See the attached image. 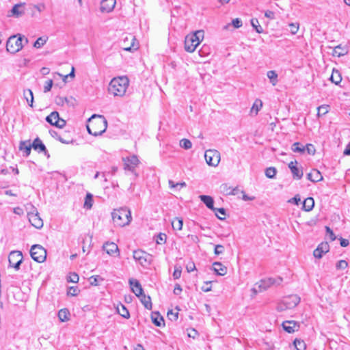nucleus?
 <instances>
[{
    "label": "nucleus",
    "mask_w": 350,
    "mask_h": 350,
    "mask_svg": "<svg viewBox=\"0 0 350 350\" xmlns=\"http://www.w3.org/2000/svg\"><path fill=\"white\" fill-rule=\"evenodd\" d=\"M87 129L90 134L97 136L103 133L107 126V122L105 118L99 115H93L88 120Z\"/></svg>",
    "instance_id": "1"
},
{
    "label": "nucleus",
    "mask_w": 350,
    "mask_h": 350,
    "mask_svg": "<svg viewBox=\"0 0 350 350\" xmlns=\"http://www.w3.org/2000/svg\"><path fill=\"white\" fill-rule=\"evenodd\" d=\"M129 84V79L126 77H119L113 78L109 84L108 92L114 96H123Z\"/></svg>",
    "instance_id": "2"
},
{
    "label": "nucleus",
    "mask_w": 350,
    "mask_h": 350,
    "mask_svg": "<svg viewBox=\"0 0 350 350\" xmlns=\"http://www.w3.org/2000/svg\"><path fill=\"white\" fill-rule=\"evenodd\" d=\"M204 32L203 30H198L193 33L188 34L185 39V49L189 53H193L203 40Z\"/></svg>",
    "instance_id": "3"
},
{
    "label": "nucleus",
    "mask_w": 350,
    "mask_h": 350,
    "mask_svg": "<svg viewBox=\"0 0 350 350\" xmlns=\"http://www.w3.org/2000/svg\"><path fill=\"white\" fill-rule=\"evenodd\" d=\"M115 225L124 227L129 225L131 221V213L127 208L115 209L111 213Z\"/></svg>",
    "instance_id": "4"
},
{
    "label": "nucleus",
    "mask_w": 350,
    "mask_h": 350,
    "mask_svg": "<svg viewBox=\"0 0 350 350\" xmlns=\"http://www.w3.org/2000/svg\"><path fill=\"white\" fill-rule=\"evenodd\" d=\"M25 36L17 34L10 36L6 43V49L11 53H16L21 51L23 48L22 40Z\"/></svg>",
    "instance_id": "5"
},
{
    "label": "nucleus",
    "mask_w": 350,
    "mask_h": 350,
    "mask_svg": "<svg viewBox=\"0 0 350 350\" xmlns=\"http://www.w3.org/2000/svg\"><path fill=\"white\" fill-rule=\"evenodd\" d=\"M133 256L134 260L144 267L150 266L153 260L151 254L142 250L133 251Z\"/></svg>",
    "instance_id": "6"
},
{
    "label": "nucleus",
    "mask_w": 350,
    "mask_h": 350,
    "mask_svg": "<svg viewBox=\"0 0 350 350\" xmlns=\"http://www.w3.org/2000/svg\"><path fill=\"white\" fill-rule=\"evenodd\" d=\"M300 301V298L296 295L284 297L278 306L279 310L294 308Z\"/></svg>",
    "instance_id": "7"
},
{
    "label": "nucleus",
    "mask_w": 350,
    "mask_h": 350,
    "mask_svg": "<svg viewBox=\"0 0 350 350\" xmlns=\"http://www.w3.org/2000/svg\"><path fill=\"white\" fill-rule=\"evenodd\" d=\"M31 258L38 262H43L46 258V251L40 245H33L30 250Z\"/></svg>",
    "instance_id": "8"
},
{
    "label": "nucleus",
    "mask_w": 350,
    "mask_h": 350,
    "mask_svg": "<svg viewBox=\"0 0 350 350\" xmlns=\"http://www.w3.org/2000/svg\"><path fill=\"white\" fill-rule=\"evenodd\" d=\"M204 158L208 165L217 167L220 162L221 156L217 150L210 149L205 151Z\"/></svg>",
    "instance_id": "9"
},
{
    "label": "nucleus",
    "mask_w": 350,
    "mask_h": 350,
    "mask_svg": "<svg viewBox=\"0 0 350 350\" xmlns=\"http://www.w3.org/2000/svg\"><path fill=\"white\" fill-rule=\"evenodd\" d=\"M23 257L21 252H11L8 256L10 265L14 267L16 270H18L20 269V265L23 262Z\"/></svg>",
    "instance_id": "10"
},
{
    "label": "nucleus",
    "mask_w": 350,
    "mask_h": 350,
    "mask_svg": "<svg viewBox=\"0 0 350 350\" xmlns=\"http://www.w3.org/2000/svg\"><path fill=\"white\" fill-rule=\"evenodd\" d=\"M33 211L28 213V219L31 224L37 229L43 227V221L39 215L38 211L33 207Z\"/></svg>",
    "instance_id": "11"
},
{
    "label": "nucleus",
    "mask_w": 350,
    "mask_h": 350,
    "mask_svg": "<svg viewBox=\"0 0 350 350\" xmlns=\"http://www.w3.org/2000/svg\"><path fill=\"white\" fill-rule=\"evenodd\" d=\"M281 282V278H278L277 279L269 278L261 280L258 283L256 284V286H258L259 291H262L267 290L268 288L274 284H280Z\"/></svg>",
    "instance_id": "12"
},
{
    "label": "nucleus",
    "mask_w": 350,
    "mask_h": 350,
    "mask_svg": "<svg viewBox=\"0 0 350 350\" xmlns=\"http://www.w3.org/2000/svg\"><path fill=\"white\" fill-rule=\"evenodd\" d=\"M25 3L15 4L8 14V17L20 18L25 13Z\"/></svg>",
    "instance_id": "13"
},
{
    "label": "nucleus",
    "mask_w": 350,
    "mask_h": 350,
    "mask_svg": "<svg viewBox=\"0 0 350 350\" xmlns=\"http://www.w3.org/2000/svg\"><path fill=\"white\" fill-rule=\"evenodd\" d=\"M124 169L135 173V176H137V174L135 173V170L139 163L138 158L135 155H132L124 159Z\"/></svg>",
    "instance_id": "14"
},
{
    "label": "nucleus",
    "mask_w": 350,
    "mask_h": 350,
    "mask_svg": "<svg viewBox=\"0 0 350 350\" xmlns=\"http://www.w3.org/2000/svg\"><path fill=\"white\" fill-rule=\"evenodd\" d=\"M55 103L60 106L66 105L70 107H74L77 105V100L72 96L64 97L57 96L55 98Z\"/></svg>",
    "instance_id": "15"
},
{
    "label": "nucleus",
    "mask_w": 350,
    "mask_h": 350,
    "mask_svg": "<svg viewBox=\"0 0 350 350\" xmlns=\"http://www.w3.org/2000/svg\"><path fill=\"white\" fill-rule=\"evenodd\" d=\"M297 161L296 160L291 161L288 163V167L293 174L294 179L299 180L303 177L304 172L301 167H297Z\"/></svg>",
    "instance_id": "16"
},
{
    "label": "nucleus",
    "mask_w": 350,
    "mask_h": 350,
    "mask_svg": "<svg viewBox=\"0 0 350 350\" xmlns=\"http://www.w3.org/2000/svg\"><path fill=\"white\" fill-rule=\"evenodd\" d=\"M116 4V0H103L100 2V12L103 13H109L112 12Z\"/></svg>",
    "instance_id": "17"
},
{
    "label": "nucleus",
    "mask_w": 350,
    "mask_h": 350,
    "mask_svg": "<svg viewBox=\"0 0 350 350\" xmlns=\"http://www.w3.org/2000/svg\"><path fill=\"white\" fill-rule=\"evenodd\" d=\"M329 246L327 243H321L319 245L317 248L314 250L313 255L317 258H321L324 254H326L329 252Z\"/></svg>",
    "instance_id": "18"
},
{
    "label": "nucleus",
    "mask_w": 350,
    "mask_h": 350,
    "mask_svg": "<svg viewBox=\"0 0 350 350\" xmlns=\"http://www.w3.org/2000/svg\"><path fill=\"white\" fill-rule=\"evenodd\" d=\"M103 250L109 255L119 254V250L118 245L113 242H107L103 246Z\"/></svg>",
    "instance_id": "19"
},
{
    "label": "nucleus",
    "mask_w": 350,
    "mask_h": 350,
    "mask_svg": "<svg viewBox=\"0 0 350 350\" xmlns=\"http://www.w3.org/2000/svg\"><path fill=\"white\" fill-rule=\"evenodd\" d=\"M282 327L288 333H293L298 330L299 325L294 321H286L283 322Z\"/></svg>",
    "instance_id": "20"
},
{
    "label": "nucleus",
    "mask_w": 350,
    "mask_h": 350,
    "mask_svg": "<svg viewBox=\"0 0 350 350\" xmlns=\"http://www.w3.org/2000/svg\"><path fill=\"white\" fill-rule=\"evenodd\" d=\"M213 270L218 275H225L227 273L228 269L221 262H215L213 263Z\"/></svg>",
    "instance_id": "21"
},
{
    "label": "nucleus",
    "mask_w": 350,
    "mask_h": 350,
    "mask_svg": "<svg viewBox=\"0 0 350 350\" xmlns=\"http://www.w3.org/2000/svg\"><path fill=\"white\" fill-rule=\"evenodd\" d=\"M129 283L131 286L132 291L136 296L140 297V295L144 293L142 286L137 280H130Z\"/></svg>",
    "instance_id": "22"
},
{
    "label": "nucleus",
    "mask_w": 350,
    "mask_h": 350,
    "mask_svg": "<svg viewBox=\"0 0 350 350\" xmlns=\"http://www.w3.org/2000/svg\"><path fill=\"white\" fill-rule=\"evenodd\" d=\"M307 176L308 179L313 183L321 181L323 178L321 173L316 169L312 170L308 173Z\"/></svg>",
    "instance_id": "23"
},
{
    "label": "nucleus",
    "mask_w": 350,
    "mask_h": 350,
    "mask_svg": "<svg viewBox=\"0 0 350 350\" xmlns=\"http://www.w3.org/2000/svg\"><path fill=\"white\" fill-rule=\"evenodd\" d=\"M200 199L201 200L203 203L206 204V206L210 208L211 210H215L214 207V200L213 198L210 196H206V195H201L199 196Z\"/></svg>",
    "instance_id": "24"
},
{
    "label": "nucleus",
    "mask_w": 350,
    "mask_h": 350,
    "mask_svg": "<svg viewBox=\"0 0 350 350\" xmlns=\"http://www.w3.org/2000/svg\"><path fill=\"white\" fill-rule=\"evenodd\" d=\"M262 107V102L260 99H256L250 109L251 116H256Z\"/></svg>",
    "instance_id": "25"
},
{
    "label": "nucleus",
    "mask_w": 350,
    "mask_h": 350,
    "mask_svg": "<svg viewBox=\"0 0 350 350\" xmlns=\"http://www.w3.org/2000/svg\"><path fill=\"white\" fill-rule=\"evenodd\" d=\"M348 53V49L345 46L342 47L341 45L336 46L332 51L333 56L341 57Z\"/></svg>",
    "instance_id": "26"
},
{
    "label": "nucleus",
    "mask_w": 350,
    "mask_h": 350,
    "mask_svg": "<svg viewBox=\"0 0 350 350\" xmlns=\"http://www.w3.org/2000/svg\"><path fill=\"white\" fill-rule=\"evenodd\" d=\"M93 204V195L90 193H87L84 200L83 208L86 210H90L92 208Z\"/></svg>",
    "instance_id": "27"
},
{
    "label": "nucleus",
    "mask_w": 350,
    "mask_h": 350,
    "mask_svg": "<svg viewBox=\"0 0 350 350\" xmlns=\"http://www.w3.org/2000/svg\"><path fill=\"white\" fill-rule=\"evenodd\" d=\"M130 40L131 42V45L129 46H124V50L126 51H135L138 49V44H136V39L134 36H130V38H126V40L124 41L125 43L126 40Z\"/></svg>",
    "instance_id": "28"
},
{
    "label": "nucleus",
    "mask_w": 350,
    "mask_h": 350,
    "mask_svg": "<svg viewBox=\"0 0 350 350\" xmlns=\"http://www.w3.org/2000/svg\"><path fill=\"white\" fill-rule=\"evenodd\" d=\"M59 113L57 111H53L52 113H51L50 115H49L46 118V120L47 122H49L51 125L56 126V123H57V120H59Z\"/></svg>",
    "instance_id": "29"
},
{
    "label": "nucleus",
    "mask_w": 350,
    "mask_h": 350,
    "mask_svg": "<svg viewBox=\"0 0 350 350\" xmlns=\"http://www.w3.org/2000/svg\"><path fill=\"white\" fill-rule=\"evenodd\" d=\"M23 98L26 100L31 107H33V95L31 90L27 89L23 91Z\"/></svg>",
    "instance_id": "30"
},
{
    "label": "nucleus",
    "mask_w": 350,
    "mask_h": 350,
    "mask_svg": "<svg viewBox=\"0 0 350 350\" xmlns=\"http://www.w3.org/2000/svg\"><path fill=\"white\" fill-rule=\"evenodd\" d=\"M314 206V200L312 198H307L303 202V208L306 211H310Z\"/></svg>",
    "instance_id": "31"
},
{
    "label": "nucleus",
    "mask_w": 350,
    "mask_h": 350,
    "mask_svg": "<svg viewBox=\"0 0 350 350\" xmlns=\"http://www.w3.org/2000/svg\"><path fill=\"white\" fill-rule=\"evenodd\" d=\"M151 319L156 326L161 327L162 325H164V319L163 317L159 315L158 313H152Z\"/></svg>",
    "instance_id": "32"
},
{
    "label": "nucleus",
    "mask_w": 350,
    "mask_h": 350,
    "mask_svg": "<svg viewBox=\"0 0 350 350\" xmlns=\"http://www.w3.org/2000/svg\"><path fill=\"white\" fill-rule=\"evenodd\" d=\"M69 317H70V312H69L68 310L66 308L61 309L58 312V318H59V321L62 322L68 321L69 320Z\"/></svg>",
    "instance_id": "33"
},
{
    "label": "nucleus",
    "mask_w": 350,
    "mask_h": 350,
    "mask_svg": "<svg viewBox=\"0 0 350 350\" xmlns=\"http://www.w3.org/2000/svg\"><path fill=\"white\" fill-rule=\"evenodd\" d=\"M32 147L33 149L38 150L40 152H43L46 150V147L44 144L39 138H36L34 139L32 144Z\"/></svg>",
    "instance_id": "34"
},
{
    "label": "nucleus",
    "mask_w": 350,
    "mask_h": 350,
    "mask_svg": "<svg viewBox=\"0 0 350 350\" xmlns=\"http://www.w3.org/2000/svg\"><path fill=\"white\" fill-rule=\"evenodd\" d=\"M140 299L144 307L148 310L152 308L151 299L149 296H146L144 293L140 295Z\"/></svg>",
    "instance_id": "35"
},
{
    "label": "nucleus",
    "mask_w": 350,
    "mask_h": 350,
    "mask_svg": "<svg viewBox=\"0 0 350 350\" xmlns=\"http://www.w3.org/2000/svg\"><path fill=\"white\" fill-rule=\"evenodd\" d=\"M183 226V221L180 217H176L172 221V226L174 230H181Z\"/></svg>",
    "instance_id": "36"
},
{
    "label": "nucleus",
    "mask_w": 350,
    "mask_h": 350,
    "mask_svg": "<svg viewBox=\"0 0 350 350\" xmlns=\"http://www.w3.org/2000/svg\"><path fill=\"white\" fill-rule=\"evenodd\" d=\"M117 312H118L119 314H120L122 317L125 319H129L130 317L129 310L122 304H120V306H117Z\"/></svg>",
    "instance_id": "37"
},
{
    "label": "nucleus",
    "mask_w": 350,
    "mask_h": 350,
    "mask_svg": "<svg viewBox=\"0 0 350 350\" xmlns=\"http://www.w3.org/2000/svg\"><path fill=\"white\" fill-rule=\"evenodd\" d=\"M267 77L269 79L271 83L275 86L278 83V74L274 70H269L267 73Z\"/></svg>",
    "instance_id": "38"
},
{
    "label": "nucleus",
    "mask_w": 350,
    "mask_h": 350,
    "mask_svg": "<svg viewBox=\"0 0 350 350\" xmlns=\"http://www.w3.org/2000/svg\"><path fill=\"white\" fill-rule=\"evenodd\" d=\"M341 79L342 78L340 72L338 70H333L330 77L331 81L336 85H338L341 81Z\"/></svg>",
    "instance_id": "39"
},
{
    "label": "nucleus",
    "mask_w": 350,
    "mask_h": 350,
    "mask_svg": "<svg viewBox=\"0 0 350 350\" xmlns=\"http://www.w3.org/2000/svg\"><path fill=\"white\" fill-rule=\"evenodd\" d=\"M47 40H48L47 36L40 37L34 42L33 46L36 49H40L46 43Z\"/></svg>",
    "instance_id": "40"
},
{
    "label": "nucleus",
    "mask_w": 350,
    "mask_h": 350,
    "mask_svg": "<svg viewBox=\"0 0 350 350\" xmlns=\"http://www.w3.org/2000/svg\"><path fill=\"white\" fill-rule=\"evenodd\" d=\"M215 213L216 217L220 220H224L226 218V211L224 208H215L213 210Z\"/></svg>",
    "instance_id": "41"
},
{
    "label": "nucleus",
    "mask_w": 350,
    "mask_h": 350,
    "mask_svg": "<svg viewBox=\"0 0 350 350\" xmlns=\"http://www.w3.org/2000/svg\"><path fill=\"white\" fill-rule=\"evenodd\" d=\"M291 150L294 152H299V153H304L306 151L305 146L301 145V144L299 142H295L292 145Z\"/></svg>",
    "instance_id": "42"
},
{
    "label": "nucleus",
    "mask_w": 350,
    "mask_h": 350,
    "mask_svg": "<svg viewBox=\"0 0 350 350\" xmlns=\"http://www.w3.org/2000/svg\"><path fill=\"white\" fill-rule=\"evenodd\" d=\"M32 145H31L29 143L27 144V142H21L20 144V150H23L26 156L29 155L31 152Z\"/></svg>",
    "instance_id": "43"
},
{
    "label": "nucleus",
    "mask_w": 350,
    "mask_h": 350,
    "mask_svg": "<svg viewBox=\"0 0 350 350\" xmlns=\"http://www.w3.org/2000/svg\"><path fill=\"white\" fill-rule=\"evenodd\" d=\"M293 344L297 350H306V344L302 340L296 338Z\"/></svg>",
    "instance_id": "44"
},
{
    "label": "nucleus",
    "mask_w": 350,
    "mask_h": 350,
    "mask_svg": "<svg viewBox=\"0 0 350 350\" xmlns=\"http://www.w3.org/2000/svg\"><path fill=\"white\" fill-rule=\"evenodd\" d=\"M329 107L327 105H323L318 107L317 116L321 117V116L325 115L326 113H327L329 112Z\"/></svg>",
    "instance_id": "45"
},
{
    "label": "nucleus",
    "mask_w": 350,
    "mask_h": 350,
    "mask_svg": "<svg viewBox=\"0 0 350 350\" xmlns=\"http://www.w3.org/2000/svg\"><path fill=\"white\" fill-rule=\"evenodd\" d=\"M251 25L255 29L257 33H261L263 32L262 27L260 25L258 19L252 18L251 20Z\"/></svg>",
    "instance_id": "46"
},
{
    "label": "nucleus",
    "mask_w": 350,
    "mask_h": 350,
    "mask_svg": "<svg viewBox=\"0 0 350 350\" xmlns=\"http://www.w3.org/2000/svg\"><path fill=\"white\" fill-rule=\"evenodd\" d=\"M179 145L181 148L185 150H189L192 147V143L187 139H182L180 141Z\"/></svg>",
    "instance_id": "47"
},
{
    "label": "nucleus",
    "mask_w": 350,
    "mask_h": 350,
    "mask_svg": "<svg viewBox=\"0 0 350 350\" xmlns=\"http://www.w3.org/2000/svg\"><path fill=\"white\" fill-rule=\"evenodd\" d=\"M276 174V169L273 167H270L266 169L265 175L269 178H273Z\"/></svg>",
    "instance_id": "48"
},
{
    "label": "nucleus",
    "mask_w": 350,
    "mask_h": 350,
    "mask_svg": "<svg viewBox=\"0 0 350 350\" xmlns=\"http://www.w3.org/2000/svg\"><path fill=\"white\" fill-rule=\"evenodd\" d=\"M92 236L87 235L83 239V245H82V251H83V252H89L90 250L85 246V242H89L90 244L91 242H92Z\"/></svg>",
    "instance_id": "49"
},
{
    "label": "nucleus",
    "mask_w": 350,
    "mask_h": 350,
    "mask_svg": "<svg viewBox=\"0 0 350 350\" xmlns=\"http://www.w3.org/2000/svg\"><path fill=\"white\" fill-rule=\"evenodd\" d=\"M167 316L170 321H174L178 319V312H174L173 310H170L167 312Z\"/></svg>",
    "instance_id": "50"
},
{
    "label": "nucleus",
    "mask_w": 350,
    "mask_h": 350,
    "mask_svg": "<svg viewBox=\"0 0 350 350\" xmlns=\"http://www.w3.org/2000/svg\"><path fill=\"white\" fill-rule=\"evenodd\" d=\"M291 33L293 35L296 34L299 29V23H290L288 25Z\"/></svg>",
    "instance_id": "51"
},
{
    "label": "nucleus",
    "mask_w": 350,
    "mask_h": 350,
    "mask_svg": "<svg viewBox=\"0 0 350 350\" xmlns=\"http://www.w3.org/2000/svg\"><path fill=\"white\" fill-rule=\"evenodd\" d=\"M168 184H169V186H170V188H176V187H177L178 186L180 187H185L186 185H187L185 182H180V183H175L172 180H170L168 181Z\"/></svg>",
    "instance_id": "52"
},
{
    "label": "nucleus",
    "mask_w": 350,
    "mask_h": 350,
    "mask_svg": "<svg viewBox=\"0 0 350 350\" xmlns=\"http://www.w3.org/2000/svg\"><path fill=\"white\" fill-rule=\"evenodd\" d=\"M348 267V262L345 260H339L336 265L337 269H345Z\"/></svg>",
    "instance_id": "53"
},
{
    "label": "nucleus",
    "mask_w": 350,
    "mask_h": 350,
    "mask_svg": "<svg viewBox=\"0 0 350 350\" xmlns=\"http://www.w3.org/2000/svg\"><path fill=\"white\" fill-rule=\"evenodd\" d=\"M53 82L52 79H49L45 82L44 86V92H49L53 86Z\"/></svg>",
    "instance_id": "54"
},
{
    "label": "nucleus",
    "mask_w": 350,
    "mask_h": 350,
    "mask_svg": "<svg viewBox=\"0 0 350 350\" xmlns=\"http://www.w3.org/2000/svg\"><path fill=\"white\" fill-rule=\"evenodd\" d=\"M224 252V247L222 245H216L215 247L214 253L215 255H219Z\"/></svg>",
    "instance_id": "55"
},
{
    "label": "nucleus",
    "mask_w": 350,
    "mask_h": 350,
    "mask_svg": "<svg viewBox=\"0 0 350 350\" xmlns=\"http://www.w3.org/2000/svg\"><path fill=\"white\" fill-rule=\"evenodd\" d=\"M305 148L307 152L311 155H314L316 152L314 146L310 144H307Z\"/></svg>",
    "instance_id": "56"
},
{
    "label": "nucleus",
    "mask_w": 350,
    "mask_h": 350,
    "mask_svg": "<svg viewBox=\"0 0 350 350\" xmlns=\"http://www.w3.org/2000/svg\"><path fill=\"white\" fill-rule=\"evenodd\" d=\"M68 281L72 283L78 282L79 275L75 273H70L68 278Z\"/></svg>",
    "instance_id": "57"
},
{
    "label": "nucleus",
    "mask_w": 350,
    "mask_h": 350,
    "mask_svg": "<svg viewBox=\"0 0 350 350\" xmlns=\"http://www.w3.org/2000/svg\"><path fill=\"white\" fill-rule=\"evenodd\" d=\"M181 275V268L180 267H175L174 271L173 273V277L174 279H178Z\"/></svg>",
    "instance_id": "58"
},
{
    "label": "nucleus",
    "mask_w": 350,
    "mask_h": 350,
    "mask_svg": "<svg viewBox=\"0 0 350 350\" xmlns=\"http://www.w3.org/2000/svg\"><path fill=\"white\" fill-rule=\"evenodd\" d=\"M232 23L236 28H239L242 26V21L239 18L233 19Z\"/></svg>",
    "instance_id": "59"
},
{
    "label": "nucleus",
    "mask_w": 350,
    "mask_h": 350,
    "mask_svg": "<svg viewBox=\"0 0 350 350\" xmlns=\"http://www.w3.org/2000/svg\"><path fill=\"white\" fill-rule=\"evenodd\" d=\"M35 9L37 10L39 12H43L46 9V6L44 3H38L34 6Z\"/></svg>",
    "instance_id": "60"
},
{
    "label": "nucleus",
    "mask_w": 350,
    "mask_h": 350,
    "mask_svg": "<svg viewBox=\"0 0 350 350\" xmlns=\"http://www.w3.org/2000/svg\"><path fill=\"white\" fill-rule=\"evenodd\" d=\"M65 125H66V121L64 119H62V118H59V120H57V123H56V126H55L62 129Z\"/></svg>",
    "instance_id": "61"
},
{
    "label": "nucleus",
    "mask_w": 350,
    "mask_h": 350,
    "mask_svg": "<svg viewBox=\"0 0 350 350\" xmlns=\"http://www.w3.org/2000/svg\"><path fill=\"white\" fill-rule=\"evenodd\" d=\"M186 269L188 272H191L196 269V265L193 262H189L187 265Z\"/></svg>",
    "instance_id": "62"
},
{
    "label": "nucleus",
    "mask_w": 350,
    "mask_h": 350,
    "mask_svg": "<svg viewBox=\"0 0 350 350\" xmlns=\"http://www.w3.org/2000/svg\"><path fill=\"white\" fill-rule=\"evenodd\" d=\"M299 202H300V198L298 196H295L294 198H293L288 200V202L295 203L297 205L299 204Z\"/></svg>",
    "instance_id": "63"
},
{
    "label": "nucleus",
    "mask_w": 350,
    "mask_h": 350,
    "mask_svg": "<svg viewBox=\"0 0 350 350\" xmlns=\"http://www.w3.org/2000/svg\"><path fill=\"white\" fill-rule=\"evenodd\" d=\"M265 16L267 17V18H271V19H273L274 17H275V14H274V12H272V11H270V10H267L265 13Z\"/></svg>",
    "instance_id": "64"
}]
</instances>
